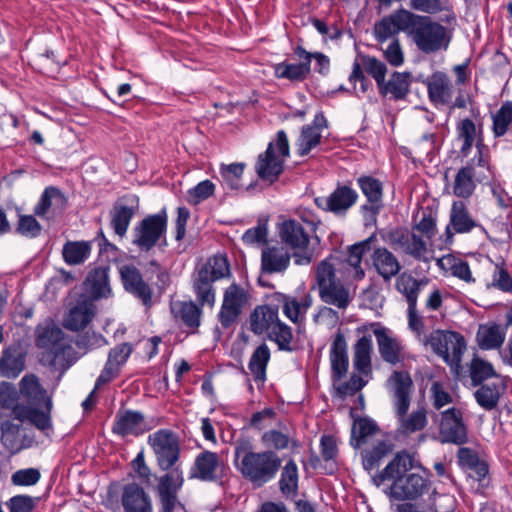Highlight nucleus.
<instances>
[{
	"instance_id": "nucleus-1",
	"label": "nucleus",
	"mask_w": 512,
	"mask_h": 512,
	"mask_svg": "<svg viewBox=\"0 0 512 512\" xmlns=\"http://www.w3.org/2000/svg\"><path fill=\"white\" fill-rule=\"evenodd\" d=\"M374 30L379 42L404 32L420 52L428 55L446 51L452 40V32L441 23L405 9L382 18L375 24Z\"/></svg>"
},
{
	"instance_id": "nucleus-2",
	"label": "nucleus",
	"mask_w": 512,
	"mask_h": 512,
	"mask_svg": "<svg viewBox=\"0 0 512 512\" xmlns=\"http://www.w3.org/2000/svg\"><path fill=\"white\" fill-rule=\"evenodd\" d=\"M347 254L335 253L322 260L315 269L320 299L326 304L346 309L350 304L349 281L352 275V245Z\"/></svg>"
},
{
	"instance_id": "nucleus-3",
	"label": "nucleus",
	"mask_w": 512,
	"mask_h": 512,
	"mask_svg": "<svg viewBox=\"0 0 512 512\" xmlns=\"http://www.w3.org/2000/svg\"><path fill=\"white\" fill-rule=\"evenodd\" d=\"M19 391L26 403L14 407V418L20 422L28 421L43 432L51 430L52 398L47 395L39 379L34 374L25 375L20 380Z\"/></svg>"
},
{
	"instance_id": "nucleus-4",
	"label": "nucleus",
	"mask_w": 512,
	"mask_h": 512,
	"mask_svg": "<svg viewBox=\"0 0 512 512\" xmlns=\"http://www.w3.org/2000/svg\"><path fill=\"white\" fill-rule=\"evenodd\" d=\"M235 460L242 476L254 484L261 486L271 481L281 467L280 457L271 450L254 452L248 444L235 447Z\"/></svg>"
},
{
	"instance_id": "nucleus-5",
	"label": "nucleus",
	"mask_w": 512,
	"mask_h": 512,
	"mask_svg": "<svg viewBox=\"0 0 512 512\" xmlns=\"http://www.w3.org/2000/svg\"><path fill=\"white\" fill-rule=\"evenodd\" d=\"M230 274L228 259L223 255H215L203 264L193 276V291L200 306L215 304L213 283Z\"/></svg>"
},
{
	"instance_id": "nucleus-6",
	"label": "nucleus",
	"mask_w": 512,
	"mask_h": 512,
	"mask_svg": "<svg viewBox=\"0 0 512 512\" xmlns=\"http://www.w3.org/2000/svg\"><path fill=\"white\" fill-rule=\"evenodd\" d=\"M483 145L477 144V154L455 174L452 192L458 198H470L477 183L488 180L491 175L489 157L483 152Z\"/></svg>"
},
{
	"instance_id": "nucleus-7",
	"label": "nucleus",
	"mask_w": 512,
	"mask_h": 512,
	"mask_svg": "<svg viewBox=\"0 0 512 512\" xmlns=\"http://www.w3.org/2000/svg\"><path fill=\"white\" fill-rule=\"evenodd\" d=\"M331 377L333 381V399L342 402L352 395L351 381L344 382L349 368L348 343L341 330L335 334L330 348Z\"/></svg>"
},
{
	"instance_id": "nucleus-8",
	"label": "nucleus",
	"mask_w": 512,
	"mask_h": 512,
	"mask_svg": "<svg viewBox=\"0 0 512 512\" xmlns=\"http://www.w3.org/2000/svg\"><path fill=\"white\" fill-rule=\"evenodd\" d=\"M289 142L285 131L276 135V143L270 142L264 153L258 156L255 171L258 177L270 183L275 182L284 169V160L289 157Z\"/></svg>"
},
{
	"instance_id": "nucleus-9",
	"label": "nucleus",
	"mask_w": 512,
	"mask_h": 512,
	"mask_svg": "<svg viewBox=\"0 0 512 512\" xmlns=\"http://www.w3.org/2000/svg\"><path fill=\"white\" fill-rule=\"evenodd\" d=\"M435 354L450 366L452 372L459 374L463 353L466 350L464 337L454 331L436 330L427 339Z\"/></svg>"
},
{
	"instance_id": "nucleus-10",
	"label": "nucleus",
	"mask_w": 512,
	"mask_h": 512,
	"mask_svg": "<svg viewBox=\"0 0 512 512\" xmlns=\"http://www.w3.org/2000/svg\"><path fill=\"white\" fill-rule=\"evenodd\" d=\"M278 235L283 244L294 250L295 264L308 265L311 263L313 253L308 249L310 233L301 221L284 220L278 225Z\"/></svg>"
},
{
	"instance_id": "nucleus-11",
	"label": "nucleus",
	"mask_w": 512,
	"mask_h": 512,
	"mask_svg": "<svg viewBox=\"0 0 512 512\" xmlns=\"http://www.w3.org/2000/svg\"><path fill=\"white\" fill-rule=\"evenodd\" d=\"M168 217L163 209L157 214L146 216L133 229L132 243L141 252L151 251L165 237Z\"/></svg>"
},
{
	"instance_id": "nucleus-12",
	"label": "nucleus",
	"mask_w": 512,
	"mask_h": 512,
	"mask_svg": "<svg viewBox=\"0 0 512 512\" xmlns=\"http://www.w3.org/2000/svg\"><path fill=\"white\" fill-rule=\"evenodd\" d=\"M35 344L46 352L43 356L51 367L56 368L58 360L64 355L66 343L62 329L52 320L40 323L35 330Z\"/></svg>"
},
{
	"instance_id": "nucleus-13",
	"label": "nucleus",
	"mask_w": 512,
	"mask_h": 512,
	"mask_svg": "<svg viewBox=\"0 0 512 512\" xmlns=\"http://www.w3.org/2000/svg\"><path fill=\"white\" fill-rule=\"evenodd\" d=\"M228 470V465L217 453L203 450L195 457L189 478L222 484Z\"/></svg>"
},
{
	"instance_id": "nucleus-14",
	"label": "nucleus",
	"mask_w": 512,
	"mask_h": 512,
	"mask_svg": "<svg viewBox=\"0 0 512 512\" xmlns=\"http://www.w3.org/2000/svg\"><path fill=\"white\" fill-rule=\"evenodd\" d=\"M159 468L163 471L173 469L180 456L179 442L175 435L166 429H161L148 437Z\"/></svg>"
},
{
	"instance_id": "nucleus-15",
	"label": "nucleus",
	"mask_w": 512,
	"mask_h": 512,
	"mask_svg": "<svg viewBox=\"0 0 512 512\" xmlns=\"http://www.w3.org/2000/svg\"><path fill=\"white\" fill-rule=\"evenodd\" d=\"M183 484V471L179 466L159 477L156 490L161 505L160 512H174L177 506H181L178 492Z\"/></svg>"
},
{
	"instance_id": "nucleus-16",
	"label": "nucleus",
	"mask_w": 512,
	"mask_h": 512,
	"mask_svg": "<svg viewBox=\"0 0 512 512\" xmlns=\"http://www.w3.org/2000/svg\"><path fill=\"white\" fill-rule=\"evenodd\" d=\"M247 301L246 290L238 284L233 283L226 288L218 314V320L224 329L230 328L237 322Z\"/></svg>"
},
{
	"instance_id": "nucleus-17",
	"label": "nucleus",
	"mask_w": 512,
	"mask_h": 512,
	"mask_svg": "<svg viewBox=\"0 0 512 512\" xmlns=\"http://www.w3.org/2000/svg\"><path fill=\"white\" fill-rule=\"evenodd\" d=\"M423 470L426 477L417 473H410L393 482L389 487V496L396 500H416L428 492L430 472L426 469Z\"/></svg>"
},
{
	"instance_id": "nucleus-18",
	"label": "nucleus",
	"mask_w": 512,
	"mask_h": 512,
	"mask_svg": "<svg viewBox=\"0 0 512 512\" xmlns=\"http://www.w3.org/2000/svg\"><path fill=\"white\" fill-rule=\"evenodd\" d=\"M386 386L391 393L396 415L403 416L409 410L414 389L410 374L406 371H394L387 379Z\"/></svg>"
},
{
	"instance_id": "nucleus-19",
	"label": "nucleus",
	"mask_w": 512,
	"mask_h": 512,
	"mask_svg": "<svg viewBox=\"0 0 512 512\" xmlns=\"http://www.w3.org/2000/svg\"><path fill=\"white\" fill-rule=\"evenodd\" d=\"M439 437L442 443L461 445L467 441V428L460 409L452 407L442 412Z\"/></svg>"
},
{
	"instance_id": "nucleus-20",
	"label": "nucleus",
	"mask_w": 512,
	"mask_h": 512,
	"mask_svg": "<svg viewBox=\"0 0 512 512\" xmlns=\"http://www.w3.org/2000/svg\"><path fill=\"white\" fill-rule=\"evenodd\" d=\"M354 368L358 375L354 374V392L361 390L372 378L371 352L372 336L363 334L354 346Z\"/></svg>"
},
{
	"instance_id": "nucleus-21",
	"label": "nucleus",
	"mask_w": 512,
	"mask_h": 512,
	"mask_svg": "<svg viewBox=\"0 0 512 512\" xmlns=\"http://www.w3.org/2000/svg\"><path fill=\"white\" fill-rule=\"evenodd\" d=\"M139 209V198L134 194L125 195L115 203L111 211V227L114 232L123 237L130 222Z\"/></svg>"
},
{
	"instance_id": "nucleus-22",
	"label": "nucleus",
	"mask_w": 512,
	"mask_h": 512,
	"mask_svg": "<svg viewBox=\"0 0 512 512\" xmlns=\"http://www.w3.org/2000/svg\"><path fill=\"white\" fill-rule=\"evenodd\" d=\"M120 276L127 292L138 298L146 307L152 305V289L143 280L142 274L136 267L131 265L122 266Z\"/></svg>"
},
{
	"instance_id": "nucleus-23",
	"label": "nucleus",
	"mask_w": 512,
	"mask_h": 512,
	"mask_svg": "<svg viewBox=\"0 0 512 512\" xmlns=\"http://www.w3.org/2000/svg\"><path fill=\"white\" fill-rule=\"evenodd\" d=\"M417 467H421V465L417 464L408 452L400 451L396 453L383 470L373 477V481L377 486L387 480L395 482L397 479L405 477L409 470Z\"/></svg>"
},
{
	"instance_id": "nucleus-24",
	"label": "nucleus",
	"mask_w": 512,
	"mask_h": 512,
	"mask_svg": "<svg viewBox=\"0 0 512 512\" xmlns=\"http://www.w3.org/2000/svg\"><path fill=\"white\" fill-rule=\"evenodd\" d=\"M67 206V198L62 191L54 186L47 187L34 206L35 216L50 219L61 214Z\"/></svg>"
},
{
	"instance_id": "nucleus-25",
	"label": "nucleus",
	"mask_w": 512,
	"mask_h": 512,
	"mask_svg": "<svg viewBox=\"0 0 512 512\" xmlns=\"http://www.w3.org/2000/svg\"><path fill=\"white\" fill-rule=\"evenodd\" d=\"M150 429L151 426L147 425L144 415L133 410L119 411L115 416L112 427L113 433L121 437L139 436Z\"/></svg>"
},
{
	"instance_id": "nucleus-26",
	"label": "nucleus",
	"mask_w": 512,
	"mask_h": 512,
	"mask_svg": "<svg viewBox=\"0 0 512 512\" xmlns=\"http://www.w3.org/2000/svg\"><path fill=\"white\" fill-rule=\"evenodd\" d=\"M121 505L124 512H153L150 495L137 483H129L123 486Z\"/></svg>"
},
{
	"instance_id": "nucleus-27",
	"label": "nucleus",
	"mask_w": 512,
	"mask_h": 512,
	"mask_svg": "<svg viewBox=\"0 0 512 512\" xmlns=\"http://www.w3.org/2000/svg\"><path fill=\"white\" fill-rule=\"evenodd\" d=\"M314 203L323 211L344 215L352 205V189L347 185L338 186L329 196L316 197Z\"/></svg>"
},
{
	"instance_id": "nucleus-28",
	"label": "nucleus",
	"mask_w": 512,
	"mask_h": 512,
	"mask_svg": "<svg viewBox=\"0 0 512 512\" xmlns=\"http://www.w3.org/2000/svg\"><path fill=\"white\" fill-rule=\"evenodd\" d=\"M294 54L300 60V63L289 64L279 63L275 67V74L278 78H285L291 81H303L307 78L311 70V53L303 47L297 46Z\"/></svg>"
},
{
	"instance_id": "nucleus-29",
	"label": "nucleus",
	"mask_w": 512,
	"mask_h": 512,
	"mask_svg": "<svg viewBox=\"0 0 512 512\" xmlns=\"http://www.w3.org/2000/svg\"><path fill=\"white\" fill-rule=\"evenodd\" d=\"M373 333L377 340L379 353L385 362L395 365L404 359L401 342L391 336L386 328L375 327Z\"/></svg>"
},
{
	"instance_id": "nucleus-30",
	"label": "nucleus",
	"mask_w": 512,
	"mask_h": 512,
	"mask_svg": "<svg viewBox=\"0 0 512 512\" xmlns=\"http://www.w3.org/2000/svg\"><path fill=\"white\" fill-rule=\"evenodd\" d=\"M291 254L283 246H267L261 253V270L265 274L283 273L290 265Z\"/></svg>"
},
{
	"instance_id": "nucleus-31",
	"label": "nucleus",
	"mask_w": 512,
	"mask_h": 512,
	"mask_svg": "<svg viewBox=\"0 0 512 512\" xmlns=\"http://www.w3.org/2000/svg\"><path fill=\"white\" fill-rule=\"evenodd\" d=\"M481 227L470 215L467 206L462 201H455L450 211V221L446 228L447 233L464 234L471 232L474 228Z\"/></svg>"
},
{
	"instance_id": "nucleus-32",
	"label": "nucleus",
	"mask_w": 512,
	"mask_h": 512,
	"mask_svg": "<svg viewBox=\"0 0 512 512\" xmlns=\"http://www.w3.org/2000/svg\"><path fill=\"white\" fill-rule=\"evenodd\" d=\"M428 97L434 104H448L452 98L453 85L449 77L440 71L433 73L426 81Z\"/></svg>"
},
{
	"instance_id": "nucleus-33",
	"label": "nucleus",
	"mask_w": 512,
	"mask_h": 512,
	"mask_svg": "<svg viewBox=\"0 0 512 512\" xmlns=\"http://www.w3.org/2000/svg\"><path fill=\"white\" fill-rule=\"evenodd\" d=\"M279 321L278 308L276 306H258L250 315V329L257 335L269 334L274 325Z\"/></svg>"
},
{
	"instance_id": "nucleus-34",
	"label": "nucleus",
	"mask_w": 512,
	"mask_h": 512,
	"mask_svg": "<svg viewBox=\"0 0 512 512\" xmlns=\"http://www.w3.org/2000/svg\"><path fill=\"white\" fill-rule=\"evenodd\" d=\"M94 316V306L90 300L83 298L69 310L64 319V326L71 331L84 329Z\"/></svg>"
},
{
	"instance_id": "nucleus-35",
	"label": "nucleus",
	"mask_w": 512,
	"mask_h": 512,
	"mask_svg": "<svg viewBox=\"0 0 512 512\" xmlns=\"http://www.w3.org/2000/svg\"><path fill=\"white\" fill-rule=\"evenodd\" d=\"M109 271V266H99L88 273L85 284L94 299L107 298L111 295Z\"/></svg>"
},
{
	"instance_id": "nucleus-36",
	"label": "nucleus",
	"mask_w": 512,
	"mask_h": 512,
	"mask_svg": "<svg viewBox=\"0 0 512 512\" xmlns=\"http://www.w3.org/2000/svg\"><path fill=\"white\" fill-rule=\"evenodd\" d=\"M373 267L385 280H390L401 270V265L396 256L385 247L374 249L371 254Z\"/></svg>"
},
{
	"instance_id": "nucleus-37",
	"label": "nucleus",
	"mask_w": 512,
	"mask_h": 512,
	"mask_svg": "<svg viewBox=\"0 0 512 512\" xmlns=\"http://www.w3.org/2000/svg\"><path fill=\"white\" fill-rule=\"evenodd\" d=\"M411 84L409 73L394 72L388 81L383 80L378 86L380 94L394 101L404 100L409 93Z\"/></svg>"
},
{
	"instance_id": "nucleus-38",
	"label": "nucleus",
	"mask_w": 512,
	"mask_h": 512,
	"mask_svg": "<svg viewBox=\"0 0 512 512\" xmlns=\"http://www.w3.org/2000/svg\"><path fill=\"white\" fill-rule=\"evenodd\" d=\"M505 389L506 387L501 380L480 384V387L474 392V398L481 408L491 411L498 406Z\"/></svg>"
},
{
	"instance_id": "nucleus-39",
	"label": "nucleus",
	"mask_w": 512,
	"mask_h": 512,
	"mask_svg": "<svg viewBox=\"0 0 512 512\" xmlns=\"http://www.w3.org/2000/svg\"><path fill=\"white\" fill-rule=\"evenodd\" d=\"M506 337V332L496 323L480 325L476 334V341L482 350L500 349Z\"/></svg>"
},
{
	"instance_id": "nucleus-40",
	"label": "nucleus",
	"mask_w": 512,
	"mask_h": 512,
	"mask_svg": "<svg viewBox=\"0 0 512 512\" xmlns=\"http://www.w3.org/2000/svg\"><path fill=\"white\" fill-rule=\"evenodd\" d=\"M25 367V355L19 347H9L2 352L0 359V375L16 378Z\"/></svg>"
},
{
	"instance_id": "nucleus-41",
	"label": "nucleus",
	"mask_w": 512,
	"mask_h": 512,
	"mask_svg": "<svg viewBox=\"0 0 512 512\" xmlns=\"http://www.w3.org/2000/svg\"><path fill=\"white\" fill-rule=\"evenodd\" d=\"M202 306L193 301L177 302L173 305L172 311L175 318L180 320L192 333L196 332L201 324Z\"/></svg>"
},
{
	"instance_id": "nucleus-42",
	"label": "nucleus",
	"mask_w": 512,
	"mask_h": 512,
	"mask_svg": "<svg viewBox=\"0 0 512 512\" xmlns=\"http://www.w3.org/2000/svg\"><path fill=\"white\" fill-rule=\"evenodd\" d=\"M92 251L90 241H67L62 248V256L68 265H81L89 257Z\"/></svg>"
},
{
	"instance_id": "nucleus-43",
	"label": "nucleus",
	"mask_w": 512,
	"mask_h": 512,
	"mask_svg": "<svg viewBox=\"0 0 512 512\" xmlns=\"http://www.w3.org/2000/svg\"><path fill=\"white\" fill-rule=\"evenodd\" d=\"M394 444L390 440H378L370 449L362 452L363 467L367 471L379 466L380 462L393 452Z\"/></svg>"
},
{
	"instance_id": "nucleus-44",
	"label": "nucleus",
	"mask_w": 512,
	"mask_h": 512,
	"mask_svg": "<svg viewBox=\"0 0 512 512\" xmlns=\"http://www.w3.org/2000/svg\"><path fill=\"white\" fill-rule=\"evenodd\" d=\"M312 305V297L309 294H304L301 298L284 296L283 298V313L292 322H300L308 309Z\"/></svg>"
},
{
	"instance_id": "nucleus-45",
	"label": "nucleus",
	"mask_w": 512,
	"mask_h": 512,
	"mask_svg": "<svg viewBox=\"0 0 512 512\" xmlns=\"http://www.w3.org/2000/svg\"><path fill=\"white\" fill-rule=\"evenodd\" d=\"M270 356V349L265 343L259 345L252 353L248 363V368L256 382H265L266 369Z\"/></svg>"
},
{
	"instance_id": "nucleus-46",
	"label": "nucleus",
	"mask_w": 512,
	"mask_h": 512,
	"mask_svg": "<svg viewBox=\"0 0 512 512\" xmlns=\"http://www.w3.org/2000/svg\"><path fill=\"white\" fill-rule=\"evenodd\" d=\"M399 420V430L405 435L415 433L423 430L427 423V411L424 407H419L414 410L410 415L403 414L397 415Z\"/></svg>"
},
{
	"instance_id": "nucleus-47",
	"label": "nucleus",
	"mask_w": 512,
	"mask_h": 512,
	"mask_svg": "<svg viewBox=\"0 0 512 512\" xmlns=\"http://www.w3.org/2000/svg\"><path fill=\"white\" fill-rule=\"evenodd\" d=\"M437 265L443 270H450L453 276L467 283H472L475 281V279L472 277L469 264L466 261L457 259L452 255H445L441 258H438Z\"/></svg>"
},
{
	"instance_id": "nucleus-48",
	"label": "nucleus",
	"mask_w": 512,
	"mask_h": 512,
	"mask_svg": "<svg viewBox=\"0 0 512 512\" xmlns=\"http://www.w3.org/2000/svg\"><path fill=\"white\" fill-rule=\"evenodd\" d=\"M244 168L245 164L243 163L222 164L219 171L222 186L228 190L240 189Z\"/></svg>"
},
{
	"instance_id": "nucleus-49",
	"label": "nucleus",
	"mask_w": 512,
	"mask_h": 512,
	"mask_svg": "<svg viewBox=\"0 0 512 512\" xmlns=\"http://www.w3.org/2000/svg\"><path fill=\"white\" fill-rule=\"evenodd\" d=\"M491 118L493 135L497 138L504 136L512 124V102H504Z\"/></svg>"
},
{
	"instance_id": "nucleus-50",
	"label": "nucleus",
	"mask_w": 512,
	"mask_h": 512,
	"mask_svg": "<svg viewBox=\"0 0 512 512\" xmlns=\"http://www.w3.org/2000/svg\"><path fill=\"white\" fill-rule=\"evenodd\" d=\"M402 251L417 261L429 262L433 257L422 236L411 233Z\"/></svg>"
},
{
	"instance_id": "nucleus-51",
	"label": "nucleus",
	"mask_w": 512,
	"mask_h": 512,
	"mask_svg": "<svg viewBox=\"0 0 512 512\" xmlns=\"http://www.w3.org/2000/svg\"><path fill=\"white\" fill-rule=\"evenodd\" d=\"M279 487L285 496H294L298 490V468L293 460H289L282 469Z\"/></svg>"
},
{
	"instance_id": "nucleus-52",
	"label": "nucleus",
	"mask_w": 512,
	"mask_h": 512,
	"mask_svg": "<svg viewBox=\"0 0 512 512\" xmlns=\"http://www.w3.org/2000/svg\"><path fill=\"white\" fill-rule=\"evenodd\" d=\"M423 281L417 280L410 275H402L396 283L397 290L406 298L408 306L417 305L418 296Z\"/></svg>"
},
{
	"instance_id": "nucleus-53",
	"label": "nucleus",
	"mask_w": 512,
	"mask_h": 512,
	"mask_svg": "<svg viewBox=\"0 0 512 512\" xmlns=\"http://www.w3.org/2000/svg\"><path fill=\"white\" fill-rule=\"evenodd\" d=\"M359 187L366 196L368 203L382 205V184L371 176H363L358 179Z\"/></svg>"
},
{
	"instance_id": "nucleus-54",
	"label": "nucleus",
	"mask_w": 512,
	"mask_h": 512,
	"mask_svg": "<svg viewBox=\"0 0 512 512\" xmlns=\"http://www.w3.org/2000/svg\"><path fill=\"white\" fill-rule=\"evenodd\" d=\"M321 140V131L316 127L306 125L302 128L301 134L297 141L298 154L300 156L307 155L313 148H315Z\"/></svg>"
},
{
	"instance_id": "nucleus-55",
	"label": "nucleus",
	"mask_w": 512,
	"mask_h": 512,
	"mask_svg": "<svg viewBox=\"0 0 512 512\" xmlns=\"http://www.w3.org/2000/svg\"><path fill=\"white\" fill-rule=\"evenodd\" d=\"M379 432V427L374 420L368 417H356L354 415V439L357 445L365 443L368 437Z\"/></svg>"
},
{
	"instance_id": "nucleus-56",
	"label": "nucleus",
	"mask_w": 512,
	"mask_h": 512,
	"mask_svg": "<svg viewBox=\"0 0 512 512\" xmlns=\"http://www.w3.org/2000/svg\"><path fill=\"white\" fill-rule=\"evenodd\" d=\"M471 381L474 386L482 384L491 377H497L492 364L480 358H475L470 367Z\"/></svg>"
},
{
	"instance_id": "nucleus-57",
	"label": "nucleus",
	"mask_w": 512,
	"mask_h": 512,
	"mask_svg": "<svg viewBox=\"0 0 512 512\" xmlns=\"http://www.w3.org/2000/svg\"><path fill=\"white\" fill-rule=\"evenodd\" d=\"M268 337L277 344L279 350L293 351V347L291 345L293 340L292 330L282 321H279L274 325V328L268 334Z\"/></svg>"
},
{
	"instance_id": "nucleus-58",
	"label": "nucleus",
	"mask_w": 512,
	"mask_h": 512,
	"mask_svg": "<svg viewBox=\"0 0 512 512\" xmlns=\"http://www.w3.org/2000/svg\"><path fill=\"white\" fill-rule=\"evenodd\" d=\"M1 442L11 452L16 453L20 450V441L18 434L20 426L12 423L11 421H4L1 423Z\"/></svg>"
},
{
	"instance_id": "nucleus-59",
	"label": "nucleus",
	"mask_w": 512,
	"mask_h": 512,
	"mask_svg": "<svg viewBox=\"0 0 512 512\" xmlns=\"http://www.w3.org/2000/svg\"><path fill=\"white\" fill-rule=\"evenodd\" d=\"M41 231L42 226L34 215L18 214L17 233L27 238H36Z\"/></svg>"
},
{
	"instance_id": "nucleus-60",
	"label": "nucleus",
	"mask_w": 512,
	"mask_h": 512,
	"mask_svg": "<svg viewBox=\"0 0 512 512\" xmlns=\"http://www.w3.org/2000/svg\"><path fill=\"white\" fill-rule=\"evenodd\" d=\"M132 351V344L127 342L119 344L109 351L106 364H110L112 368L119 372V367L127 361Z\"/></svg>"
},
{
	"instance_id": "nucleus-61",
	"label": "nucleus",
	"mask_w": 512,
	"mask_h": 512,
	"mask_svg": "<svg viewBox=\"0 0 512 512\" xmlns=\"http://www.w3.org/2000/svg\"><path fill=\"white\" fill-rule=\"evenodd\" d=\"M39 500V497L16 495L10 498L6 505L9 512H32Z\"/></svg>"
},
{
	"instance_id": "nucleus-62",
	"label": "nucleus",
	"mask_w": 512,
	"mask_h": 512,
	"mask_svg": "<svg viewBox=\"0 0 512 512\" xmlns=\"http://www.w3.org/2000/svg\"><path fill=\"white\" fill-rule=\"evenodd\" d=\"M215 185L210 180H204L198 183L188 191V202L197 205L213 195Z\"/></svg>"
},
{
	"instance_id": "nucleus-63",
	"label": "nucleus",
	"mask_w": 512,
	"mask_h": 512,
	"mask_svg": "<svg viewBox=\"0 0 512 512\" xmlns=\"http://www.w3.org/2000/svg\"><path fill=\"white\" fill-rule=\"evenodd\" d=\"M487 287L496 288L505 293L512 292V277L507 269L501 265H496L492 275V282Z\"/></svg>"
},
{
	"instance_id": "nucleus-64",
	"label": "nucleus",
	"mask_w": 512,
	"mask_h": 512,
	"mask_svg": "<svg viewBox=\"0 0 512 512\" xmlns=\"http://www.w3.org/2000/svg\"><path fill=\"white\" fill-rule=\"evenodd\" d=\"M40 477L41 474L36 468L20 469L12 474L11 482L17 486H32L39 481Z\"/></svg>"
}]
</instances>
